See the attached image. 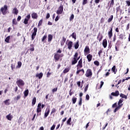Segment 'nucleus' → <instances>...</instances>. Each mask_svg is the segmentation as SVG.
<instances>
[{
	"label": "nucleus",
	"instance_id": "e2e57ef3",
	"mask_svg": "<svg viewBox=\"0 0 130 130\" xmlns=\"http://www.w3.org/2000/svg\"><path fill=\"white\" fill-rule=\"evenodd\" d=\"M57 91V87L56 88H53L52 90V92L53 93H54V92H56Z\"/></svg>",
	"mask_w": 130,
	"mask_h": 130
},
{
	"label": "nucleus",
	"instance_id": "2f4dec72",
	"mask_svg": "<svg viewBox=\"0 0 130 130\" xmlns=\"http://www.w3.org/2000/svg\"><path fill=\"white\" fill-rule=\"evenodd\" d=\"M71 37H72V38H74V39H75V40H76V39H77V34H76V32H73L72 35H71Z\"/></svg>",
	"mask_w": 130,
	"mask_h": 130
},
{
	"label": "nucleus",
	"instance_id": "20e7f679",
	"mask_svg": "<svg viewBox=\"0 0 130 130\" xmlns=\"http://www.w3.org/2000/svg\"><path fill=\"white\" fill-rule=\"evenodd\" d=\"M0 11L3 15H7V13H8V6L7 5H4L3 7L1 8Z\"/></svg>",
	"mask_w": 130,
	"mask_h": 130
},
{
	"label": "nucleus",
	"instance_id": "9b49d317",
	"mask_svg": "<svg viewBox=\"0 0 130 130\" xmlns=\"http://www.w3.org/2000/svg\"><path fill=\"white\" fill-rule=\"evenodd\" d=\"M76 57L77 56H76V55H74V57L72 58L71 62L72 66H75V64L78 62V60Z\"/></svg>",
	"mask_w": 130,
	"mask_h": 130
},
{
	"label": "nucleus",
	"instance_id": "5701e85b",
	"mask_svg": "<svg viewBox=\"0 0 130 130\" xmlns=\"http://www.w3.org/2000/svg\"><path fill=\"white\" fill-rule=\"evenodd\" d=\"M31 18L32 19H37L38 18V15H37V13L34 12L31 14Z\"/></svg>",
	"mask_w": 130,
	"mask_h": 130
},
{
	"label": "nucleus",
	"instance_id": "cd10ccee",
	"mask_svg": "<svg viewBox=\"0 0 130 130\" xmlns=\"http://www.w3.org/2000/svg\"><path fill=\"white\" fill-rule=\"evenodd\" d=\"M97 39H99V42H100V41H101V40L103 39V36L99 34V35L98 36Z\"/></svg>",
	"mask_w": 130,
	"mask_h": 130
},
{
	"label": "nucleus",
	"instance_id": "f03ea898",
	"mask_svg": "<svg viewBox=\"0 0 130 130\" xmlns=\"http://www.w3.org/2000/svg\"><path fill=\"white\" fill-rule=\"evenodd\" d=\"M58 53H61V50H60V49H59L57 51V52L54 53V59L55 60V62L58 61V60H59V58H60V57H63L64 55L63 54H59Z\"/></svg>",
	"mask_w": 130,
	"mask_h": 130
},
{
	"label": "nucleus",
	"instance_id": "473e14b6",
	"mask_svg": "<svg viewBox=\"0 0 130 130\" xmlns=\"http://www.w3.org/2000/svg\"><path fill=\"white\" fill-rule=\"evenodd\" d=\"M13 14H15V15H18V13H19V11L18 10V9L16 8H15L13 9Z\"/></svg>",
	"mask_w": 130,
	"mask_h": 130
},
{
	"label": "nucleus",
	"instance_id": "7ed1b4c3",
	"mask_svg": "<svg viewBox=\"0 0 130 130\" xmlns=\"http://www.w3.org/2000/svg\"><path fill=\"white\" fill-rule=\"evenodd\" d=\"M123 102V99H121L119 100L118 103V106L114 110V113H115V112H116V111H118V110H119V109H120V108L121 107H122L123 104H121V103H122Z\"/></svg>",
	"mask_w": 130,
	"mask_h": 130
},
{
	"label": "nucleus",
	"instance_id": "4be33fe9",
	"mask_svg": "<svg viewBox=\"0 0 130 130\" xmlns=\"http://www.w3.org/2000/svg\"><path fill=\"white\" fill-rule=\"evenodd\" d=\"M24 98H26L29 95V90L26 89L23 92Z\"/></svg>",
	"mask_w": 130,
	"mask_h": 130
},
{
	"label": "nucleus",
	"instance_id": "393cba45",
	"mask_svg": "<svg viewBox=\"0 0 130 130\" xmlns=\"http://www.w3.org/2000/svg\"><path fill=\"white\" fill-rule=\"evenodd\" d=\"M36 77L37 78H39V79H42V77H43V73H40V74H36Z\"/></svg>",
	"mask_w": 130,
	"mask_h": 130
},
{
	"label": "nucleus",
	"instance_id": "5fc2aeb1",
	"mask_svg": "<svg viewBox=\"0 0 130 130\" xmlns=\"http://www.w3.org/2000/svg\"><path fill=\"white\" fill-rule=\"evenodd\" d=\"M88 88H89V84H87L86 86L85 87V89H84V92H86V91L88 90Z\"/></svg>",
	"mask_w": 130,
	"mask_h": 130
},
{
	"label": "nucleus",
	"instance_id": "37998d69",
	"mask_svg": "<svg viewBox=\"0 0 130 130\" xmlns=\"http://www.w3.org/2000/svg\"><path fill=\"white\" fill-rule=\"evenodd\" d=\"M94 64H95V66H96L97 67H99L100 63L99 62V61H98V60H95L93 62Z\"/></svg>",
	"mask_w": 130,
	"mask_h": 130
},
{
	"label": "nucleus",
	"instance_id": "c85d7f7f",
	"mask_svg": "<svg viewBox=\"0 0 130 130\" xmlns=\"http://www.w3.org/2000/svg\"><path fill=\"white\" fill-rule=\"evenodd\" d=\"M79 40L77 41L76 43L74 44V47L75 49H78L79 48Z\"/></svg>",
	"mask_w": 130,
	"mask_h": 130
},
{
	"label": "nucleus",
	"instance_id": "72a5a7b5",
	"mask_svg": "<svg viewBox=\"0 0 130 130\" xmlns=\"http://www.w3.org/2000/svg\"><path fill=\"white\" fill-rule=\"evenodd\" d=\"M22 67V62L18 61L17 63V66H16V69H20Z\"/></svg>",
	"mask_w": 130,
	"mask_h": 130
},
{
	"label": "nucleus",
	"instance_id": "09e8293b",
	"mask_svg": "<svg viewBox=\"0 0 130 130\" xmlns=\"http://www.w3.org/2000/svg\"><path fill=\"white\" fill-rule=\"evenodd\" d=\"M55 112H56V109H55V108H53L52 109V111L51 112V114H52L53 113H55Z\"/></svg>",
	"mask_w": 130,
	"mask_h": 130
},
{
	"label": "nucleus",
	"instance_id": "2eb2a0df",
	"mask_svg": "<svg viewBox=\"0 0 130 130\" xmlns=\"http://www.w3.org/2000/svg\"><path fill=\"white\" fill-rule=\"evenodd\" d=\"M67 46L68 49L69 50H71L72 49V48L73 47V42L72 41H69L67 44Z\"/></svg>",
	"mask_w": 130,
	"mask_h": 130
},
{
	"label": "nucleus",
	"instance_id": "ea45409f",
	"mask_svg": "<svg viewBox=\"0 0 130 130\" xmlns=\"http://www.w3.org/2000/svg\"><path fill=\"white\" fill-rule=\"evenodd\" d=\"M113 20V15H112L110 16L109 18L108 19V22L110 23Z\"/></svg>",
	"mask_w": 130,
	"mask_h": 130
},
{
	"label": "nucleus",
	"instance_id": "423d86ee",
	"mask_svg": "<svg viewBox=\"0 0 130 130\" xmlns=\"http://www.w3.org/2000/svg\"><path fill=\"white\" fill-rule=\"evenodd\" d=\"M62 12H63V6H62V5H60L56 11V14L57 15H60L62 14Z\"/></svg>",
	"mask_w": 130,
	"mask_h": 130
},
{
	"label": "nucleus",
	"instance_id": "f704fd0d",
	"mask_svg": "<svg viewBox=\"0 0 130 130\" xmlns=\"http://www.w3.org/2000/svg\"><path fill=\"white\" fill-rule=\"evenodd\" d=\"M11 38V36H8L5 40V42L7 43H10V39Z\"/></svg>",
	"mask_w": 130,
	"mask_h": 130
},
{
	"label": "nucleus",
	"instance_id": "b1692460",
	"mask_svg": "<svg viewBox=\"0 0 130 130\" xmlns=\"http://www.w3.org/2000/svg\"><path fill=\"white\" fill-rule=\"evenodd\" d=\"M111 71L113 73H114V74H116V72H117V69H116V67H115V66H114L112 68Z\"/></svg>",
	"mask_w": 130,
	"mask_h": 130
},
{
	"label": "nucleus",
	"instance_id": "bf43d9fd",
	"mask_svg": "<svg viewBox=\"0 0 130 130\" xmlns=\"http://www.w3.org/2000/svg\"><path fill=\"white\" fill-rule=\"evenodd\" d=\"M15 99L17 101L19 100V99H21V95H17L16 98H15Z\"/></svg>",
	"mask_w": 130,
	"mask_h": 130
},
{
	"label": "nucleus",
	"instance_id": "864d4df0",
	"mask_svg": "<svg viewBox=\"0 0 130 130\" xmlns=\"http://www.w3.org/2000/svg\"><path fill=\"white\" fill-rule=\"evenodd\" d=\"M74 18H75V15H74V14H72L70 18V21H73V20H74Z\"/></svg>",
	"mask_w": 130,
	"mask_h": 130
},
{
	"label": "nucleus",
	"instance_id": "1a4fd4ad",
	"mask_svg": "<svg viewBox=\"0 0 130 130\" xmlns=\"http://www.w3.org/2000/svg\"><path fill=\"white\" fill-rule=\"evenodd\" d=\"M112 31H113V28L112 27V26H111L110 27V29L108 33L109 39H111L113 35V32H112Z\"/></svg>",
	"mask_w": 130,
	"mask_h": 130
},
{
	"label": "nucleus",
	"instance_id": "8fccbe9b",
	"mask_svg": "<svg viewBox=\"0 0 130 130\" xmlns=\"http://www.w3.org/2000/svg\"><path fill=\"white\" fill-rule=\"evenodd\" d=\"M88 4V0H83L82 2L83 6H85V5H87Z\"/></svg>",
	"mask_w": 130,
	"mask_h": 130
},
{
	"label": "nucleus",
	"instance_id": "58836bf2",
	"mask_svg": "<svg viewBox=\"0 0 130 130\" xmlns=\"http://www.w3.org/2000/svg\"><path fill=\"white\" fill-rule=\"evenodd\" d=\"M77 98L75 97V96H73L72 99V102H73V104H75L77 102Z\"/></svg>",
	"mask_w": 130,
	"mask_h": 130
},
{
	"label": "nucleus",
	"instance_id": "6e6552de",
	"mask_svg": "<svg viewBox=\"0 0 130 130\" xmlns=\"http://www.w3.org/2000/svg\"><path fill=\"white\" fill-rule=\"evenodd\" d=\"M37 27H34V32L31 35V40H34V39H35V37H36V35L37 34Z\"/></svg>",
	"mask_w": 130,
	"mask_h": 130
},
{
	"label": "nucleus",
	"instance_id": "4468645a",
	"mask_svg": "<svg viewBox=\"0 0 130 130\" xmlns=\"http://www.w3.org/2000/svg\"><path fill=\"white\" fill-rule=\"evenodd\" d=\"M41 104H42L41 103H39L38 105L37 108V113H39V112H41L42 111L41 108H42L41 107Z\"/></svg>",
	"mask_w": 130,
	"mask_h": 130
},
{
	"label": "nucleus",
	"instance_id": "c9c22d12",
	"mask_svg": "<svg viewBox=\"0 0 130 130\" xmlns=\"http://www.w3.org/2000/svg\"><path fill=\"white\" fill-rule=\"evenodd\" d=\"M30 49L29 50H30V51H34V50H35V49L34 48V44H30Z\"/></svg>",
	"mask_w": 130,
	"mask_h": 130
},
{
	"label": "nucleus",
	"instance_id": "052dcab7",
	"mask_svg": "<svg viewBox=\"0 0 130 130\" xmlns=\"http://www.w3.org/2000/svg\"><path fill=\"white\" fill-rule=\"evenodd\" d=\"M111 47H112V44H111V43H109V45H108V49H111Z\"/></svg>",
	"mask_w": 130,
	"mask_h": 130
},
{
	"label": "nucleus",
	"instance_id": "a18cd8bd",
	"mask_svg": "<svg viewBox=\"0 0 130 130\" xmlns=\"http://www.w3.org/2000/svg\"><path fill=\"white\" fill-rule=\"evenodd\" d=\"M71 121H72V118H69V119L67 121V124H68V125H71Z\"/></svg>",
	"mask_w": 130,
	"mask_h": 130
},
{
	"label": "nucleus",
	"instance_id": "c756f323",
	"mask_svg": "<svg viewBox=\"0 0 130 130\" xmlns=\"http://www.w3.org/2000/svg\"><path fill=\"white\" fill-rule=\"evenodd\" d=\"M70 70H71V68L68 67L67 68H66L63 71V74H67V73H69L70 72Z\"/></svg>",
	"mask_w": 130,
	"mask_h": 130
},
{
	"label": "nucleus",
	"instance_id": "f257e3e1",
	"mask_svg": "<svg viewBox=\"0 0 130 130\" xmlns=\"http://www.w3.org/2000/svg\"><path fill=\"white\" fill-rule=\"evenodd\" d=\"M77 68V72H76V75H79L80 73L81 72L82 73V75H84L85 74V70H84V69H82L83 68V59L80 58L79 60L78 61V64L76 66Z\"/></svg>",
	"mask_w": 130,
	"mask_h": 130
},
{
	"label": "nucleus",
	"instance_id": "f8f14e48",
	"mask_svg": "<svg viewBox=\"0 0 130 130\" xmlns=\"http://www.w3.org/2000/svg\"><path fill=\"white\" fill-rule=\"evenodd\" d=\"M30 18H31V15H30V14L27 15L25 17L24 21V23L25 25H27V24H28V22L29 21V20H30Z\"/></svg>",
	"mask_w": 130,
	"mask_h": 130
},
{
	"label": "nucleus",
	"instance_id": "4d7b16f0",
	"mask_svg": "<svg viewBox=\"0 0 130 130\" xmlns=\"http://www.w3.org/2000/svg\"><path fill=\"white\" fill-rule=\"evenodd\" d=\"M116 35H114L113 39V42H115V41H116Z\"/></svg>",
	"mask_w": 130,
	"mask_h": 130
},
{
	"label": "nucleus",
	"instance_id": "e433bc0d",
	"mask_svg": "<svg viewBox=\"0 0 130 130\" xmlns=\"http://www.w3.org/2000/svg\"><path fill=\"white\" fill-rule=\"evenodd\" d=\"M74 55H76L75 56H76V59H77V60H79V59L81 58V56H79V53L77 52H75Z\"/></svg>",
	"mask_w": 130,
	"mask_h": 130
},
{
	"label": "nucleus",
	"instance_id": "6ab92c4d",
	"mask_svg": "<svg viewBox=\"0 0 130 130\" xmlns=\"http://www.w3.org/2000/svg\"><path fill=\"white\" fill-rule=\"evenodd\" d=\"M52 39H53V37L52 36V35L49 34L48 36V42H50L51 41H52Z\"/></svg>",
	"mask_w": 130,
	"mask_h": 130
},
{
	"label": "nucleus",
	"instance_id": "f3484780",
	"mask_svg": "<svg viewBox=\"0 0 130 130\" xmlns=\"http://www.w3.org/2000/svg\"><path fill=\"white\" fill-rule=\"evenodd\" d=\"M86 58L88 59V62H90L92 60V58H93V55H92L91 54H88L86 56Z\"/></svg>",
	"mask_w": 130,
	"mask_h": 130
},
{
	"label": "nucleus",
	"instance_id": "3c124183",
	"mask_svg": "<svg viewBox=\"0 0 130 130\" xmlns=\"http://www.w3.org/2000/svg\"><path fill=\"white\" fill-rule=\"evenodd\" d=\"M11 68L12 71H14V70H15V68H16V65L14 64H11Z\"/></svg>",
	"mask_w": 130,
	"mask_h": 130
},
{
	"label": "nucleus",
	"instance_id": "39448f33",
	"mask_svg": "<svg viewBox=\"0 0 130 130\" xmlns=\"http://www.w3.org/2000/svg\"><path fill=\"white\" fill-rule=\"evenodd\" d=\"M92 75L93 73L92 72V70H91L90 69H88L86 71L85 76L87 78H92Z\"/></svg>",
	"mask_w": 130,
	"mask_h": 130
},
{
	"label": "nucleus",
	"instance_id": "ddd939ff",
	"mask_svg": "<svg viewBox=\"0 0 130 130\" xmlns=\"http://www.w3.org/2000/svg\"><path fill=\"white\" fill-rule=\"evenodd\" d=\"M84 51L85 55H87V54H89V53H90V48H89V46H86L85 47Z\"/></svg>",
	"mask_w": 130,
	"mask_h": 130
},
{
	"label": "nucleus",
	"instance_id": "dca6fc26",
	"mask_svg": "<svg viewBox=\"0 0 130 130\" xmlns=\"http://www.w3.org/2000/svg\"><path fill=\"white\" fill-rule=\"evenodd\" d=\"M108 5H109V9L110 8H113V6H114V0L110 1Z\"/></svg>",
	"mask_w": 130,
	"mask_h": 130
},
{
	"label": "nucleus",
	"instance_id": "bb28decb",
	"mask_svg": "<svg viewBox=\"0 0 130 130\" xmlns=\"http://www.w3.org/2000/svg\"><path fill=\"white\" fill-rule=\"evenodd\" d=\"M118 12H120V13H122V10H121V7L120 6L116 7V13H118Z\"/></svg>",
	"mask_w": 130,
	"mask_h": 130
},
{
	"label": "nucleus",
	"instance_id": "338daca9",
	"mask_svg": "<svg viewBox=\"0 0 130 130\" xmlns=\"http://www.w3.org/2000/svg\"><path fill=\"white\" fill-rule=\"evenodd\" d=\"M21 16H18V18H17V21L18 22H20V21H21Z\"/></svg>",
	"mask_w": 130,
	"mask_h": 130
},
{
	"label": "nucleus",
	"instance_id": "a211bd4d",
	"mask_svg": "<svg viewBox=\"0 0 130 130\" xmlns=\"http://www.w3.org/2000/svg\"><path fill=\"white\" fill-rule=\"evenodd\" d=\"M102 44L104 48L107 47V40L106 39L103 40Z\"/></svg>",
	"mask_w": 130,
	"mask_h": 130
},
{
	"label": "nucleus",
	"instance_id": "13d9d810",
	"mask_svg": "<svg viewBox=\"0 0 130 130\" xmlns=\"http://www.w3.org/2000/svg\"><path fill=\"white\" fill-rule=\"evenodd\" d=\"M103 52V51H102V50L99 51V52H98L99 57H101V53H102Z\"/></svg>",
	"mask_w": 130,
	"mask_h": 130
},
{
	"label": "nucleus",
	"instance_id": "6e6d98bb",
	"mask_svg": "<svg viewBox=\"0 0 130 130\" xmlns=\"http://www.w3.org/2000/svg\"><path fill=\"white\" fill-rule=\"evenodd\" d=\"M103 85H104V82L101 81L100 87L99 88H98V89H101L102 88V86H103Z\"/></svg>",
	"mask_w": 130,
	"mask_h": 130
},
{
	"label": "nucleus",
	"instance_id": "9d476101",
	"mask_svg": "<svg viewBox=\"0 0 130 130\" xmlns=\"http://www.w3.org/2000/svg\"><path fill=\"white\" fill-rule=\"evenodd\" d=\"M50 112V107H48L45 111L44 118H46L48 116L49 113Z\"/></svg>",
	"mask_w": 130,
	"mask_h": 130
},
{
	"label": "nucleus",
	"instance_id": "de8ad7c7",
	"mask_svg": "<svg viewBox=\"0 0 130 130\" xmlns=\"http://www.w3.org/2000/svg\"><path fill=\"white\" fill-rule=\"evenodd\" d=\"M43 22V20L42 19H41L38 23V27H40L42 25V22Z\"/></svg>",
	"mask_w": 130,
	"mask_h": 130
},
{
	"label": "nucleus",
	"instance_id": "603ef678",
	"mask_svg": "<svg viewBox=\"0 0 130 130\" xmlns=\"http://www.w3.org/2000/svg\"><path fill=\"white\" fill-rule=\"evenodd\" d=\"M66 120H67V117H65L64 119L62 120V123L61 124V126H62V125H63V123H64Z\"/></svg>",
	"mask_w": 130,
	"mask_h": 130
},
{
	"label": "nucleus",
	"instance_id": "c03bdc74",
	"mask_svg": "<svg viewBox=\"0 0 130 130\" xmlns=\"http://www.w3.org/2000/svg\"><path fill=\"white\" fill-rule=\"evenodd\" d=\"M82 101H83V99L82 98H80L79 102L78 103L79 106H82Z\"/></svg>",
	"mask_w": 130,
	"mask_h": 130
},
{
	"label": "nucleus",
	"instance_id": "4c0bfd02",
	"mask_svg": "<svg viewBox=\"0 0 130 130\" xmlns=\"http://www.w3.org/2000/svg\"><path fill=\"white\" fill-rule=\"evenodd\" d=\"M12 26H14V25H17L18 24V22H17V20H16V18H14L12 20Z\"/></svg>",
	"mask_w": 130,
	"mask_h": 130
},
{
	"label": "nucleus",
	"instance_id": "0e129e2a",
	"mask_svg": "<svg viewBox=\"0 0 130 130\" xmlns=\"http://www.w3.org/2000/svg\"><path fill=\"white\" fill-rule=\"evenodd\" d=\"M74 91H72V89H71L69 91V95L70 96H72V95H73V94H74Z\"/></svg>",
	"mask_w": 130,
	"mask_h": 130
},
{
	"label": "nucleus",
	"instance_id": "a878e982",
	"mask_svg": "<svg viewBox=\"0 0 130 130\" xmlns=\"http://www.w3.org/2000/svg\"><path fill=\"white\" fill-rule=\"evenodd\" d=\"M36 97H34L31 101V106H34L36 104Z\"/></svg>",
	"mask_w": 130,
	"mask_h": 130
},
{
	"label": "nucleus",
	"instance_id": "79ce46f5",
	"mask_svg": "<svg viewBox=\"0 0 130 130\" xmlns=\"http://www.w3.org/2000/svg\"><path fill=\"white\" fill-rule=\"evenodd\" d=\"M10 101V99L8 100H6L4 101V103L5 105H10V102H9Z\"/></svg>",
	"mask_w": 130,
	"mask_h": 130
},
{
	"label": "nucleus",
	"instance_id": "49530a36",
	"mask_svg": "<svg viewBox=\"0 0 130 130\" xmlns=\"http://www.w3.org/2000/svg\"><path fill=\"white\" fill-rule=\"evenodd\" d=\"M124 36V35H123V34H121L120 35H119V39H120L121 40H123V37Z\"/></svg>",
	"mask_w": 130,
	"mask_h": 130
},
{
	"label": "nucleus",
	"instance_id": "aec40b11",
	"mask_svg": "<svg viewBox=\"0 0 130 130\" xmlns=\"http://www.w3.org/2000/svg\"><path fill=\"white\" fill-rule=\"evenodd\" d=\"M13 115L11 114H9L6 116V118H7L8 120H10V121L13 119Z\"/></svg>",
	"mask_w": 130,
	"mask_h": 130
},
{
	"label": "nucleus",
	"instance_id": "774afa93",
	"mask_svg": "<svg viewBox=\"0 0 130 130\" xmlns=\"http://www.w3.org/2000/svg\"><path fill=\"white\" fill-rule=\"evenodd\" d=\"M55 128V125L53 124L51 127V130H54Z\"/></svg>",
	"mask_w": 130,
	"mask_h": 130
},
{
	"label": "nucleus",
	"instance_id": "69168bd1",
	"mask_svg": "<svg viewBox=\"0 0 130 130\" xmlns=\"http://www.w3.org/2000/svg\"><path fill=\"white\" fill-rule=\"evenodd\" d=\"M129 1L130 0L126 1V4L128 6V7L130 6V1Z\"/></svg>",
	"mask_w": 130,
	"mask_h": 130
},
{
	"label": "nucleus",
	"instance_id": "412c9836",
	"mask_svg": "<svg viewBox=\"0 0 130 130\" xmlns=\"http://www.w3.org/2000/svg\"><path fill=\"white\" fill-rule=\"evenodd\" d=\"M111 95L112 96H115L116 97H117V96L119 95V91H118V90H116L115 92H112Z\"/></svg>",
	"mask_w": 130,
	"mask_h": 130
},
{
	"label": "nucleus",
	"instance_id": "0eeeda50",
	"mask_svg": "<svg viewBox=\"0 0 130 130\" xmlns=\"http://www.w3.org/2000/svg\"><path fill=\"white\" fill-rule=\"evenodd\" d=\"M16 84L18 87L23 86L25 85V82L22 79H19L16 81Z\"/></svg>",
	"mask_w": 130,
	"mask_h": 130
},
{
	"label": "nucleus",
	"instance_id": "7c9ffc66",
	"mask_svg": "<svg viewBox=\"0 0 130 130\" xmlns=\"http://www.w3.org/2000/svg\"><path fill=\"white\" fill-rule=\"evenodd\" d=\"M47 39V35H45L42 39V42L45 43V40Z\"/></svg>",
	"mask_w": 130,
	"mask_h": 130
},
{
	"label": "nucleus",
	"instance_id": "680f3d73",
	"mask_svg": "<svg viewBox=\"0 0 130 130\" xmlns=\"http://www.w3.org/2000/svg\"><path fill=\"white\" fill-rule=\"evenodd\" d=\"M117 106V103H115L114 104L112 105V108H115Z\"/></svg>",
	"mask_w": 130,
	"mask_h": 130
},
{
	"label": "nucleus",
	"instance_id": "a19ab883",
	"mask_svg": "<svg viewBox=\"0 0 130 130\" xmlns=\"http://www.w3.org/2000/svg\"><path fill=\"white\" fill-rule=\"evenodd\" d=\"M120 97H121V98H124V99H127V96L123 93H121L120 95Z\"/></svg>",
	"mask_w": 130,
	"mask_h": 130
}]
</instances>
